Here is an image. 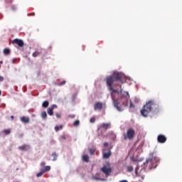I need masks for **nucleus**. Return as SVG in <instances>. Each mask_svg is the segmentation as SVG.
I'll return each mask as SVG.
<instances>
[{
	"mask_svg": "<svg viewBox=\"0 0 182 182\" xmlns=\"http://www.w3.org/2000/svg\"><path fill=\"white\" fill-rule=\"evenodd\" d=\"M111 125H112V124H110V122L103 123L100 126V129H102L103 130H107V129H110Z\"/></svg>",
	"mask_w": 182,
	"mask_h": 182,
	"instance_id": "obj_9",
	"label": "nucleus"
},
{
	"mask_svg": "<svg viewBox=\"0 0 182 182\" xmlns=\"http://www.w3.org/2000/svg\"><path fill=\"white\" fill-rule=\"evenodd\" d=\"M3 53H4V55H5L6 56L11 53V50L9 48H5L3 50Z\"/></svg>",
	"mask_w": 182,
	"mask_h": 182,
	"instance_id": "obj_15",
	"label": "nucleus"
},
{
	"mask_svg": "<svg viewBox=\"0 0 182 182\" xmlns=\"http://www.w3.org/2000/svg\"><path fill=\"white\" fill-rule=\"evenodd\" d=\"M124 140H133L134 139V136H136V132L133 128H129L127 131V133L123 134Z\"/></svg>",
	"mask_w": 182,
	"mask_h": 182,
	"instance_id": "obj_4",
	"label": "nucleus"
},
{
	"mask_svg": "<svg viewBox=\"0 0 182 182\" xmlns=\"http://www.w3.org/2000/svg\"><path fill=\"white\" fill-rule=\"evenodd\" d=\"M48 106H49V102L48 101H44L42 103V107H44V109H46V107H48Z\"/></svg>",
	"mask_w": 182,
	"mask_h": 182,
	"instance_id": "obj_17",
	"label": "nucleus"
},
{
	"mask_svg": "<svg viewBox=\"0 0 182 182\" xmlns=\"http://www.w3.org/2000/svg\"><path fill=\"white\" fill-rule=\"evenodd\" d=\"M66 83V81L63 80L61 82L58 83V86H63V85H65Z\"/></svg>",
	"mask_w": 182,
	"mask_h": 182,
	"instance_id": "obj_28",
	"label": "nucleus"
},
{
	"mask_svg": "<svg viewBox=\"0 0 182 182\" xmlns=\"http://www.w3.org/2000/svg\"><path fill=\"white\" fill-rule=\"evenodd\" d=\"M159 160L156 157H151L146 159V161L144 163V167H148L149 170H151V168H156L157 167V165L159 164Z\"/></svg>",
	"mask_w": 182,
	"mask_h": 182,
	"instance_id": "obj_3",
	"label": "nucleus"
},
{
	"mask_svg": "<svg viewBox=\"0 0 182 182\" xmlns=\"http://www.w3.org/2000/svg\"><path fill=\"white\" fill-rule=\"evenodd\" d=\"M1 107H5V104H2Z\"/></svg>",
	"mask_w": 182,
	"mask_h": 182,
	"instance_id": "obj_40",
	"label": "nucleus"
},
{
	"mask_svg": "<svg viewBox=\"0 0 182 182\" xmlns=\"http://www.w3.org/2000/svg\"><path fill=\"white\" fill-rule=\"evenodd\" d=\"M6 2H8L9 4L11 3V2H12V0H6Z\"/></svg>",
	"mask_w": 182,
	"mask_h": 182,
	"instance_id": "obj_38",
	"label": "nucleus"
},
{
	"mask_svg": "<svg viewBox=\"0 0 182 182\" xmlns=\"http://www.w3.org/2000/svg\"><path fill=\"white\" fill-rule=\"evenodd\" d=\"M60 139H61V140H66V136H65V135H62V136H60Z\"/></svg>",
	"mask_w": 182,
	"mask_h": 182,
	"instance_id": "obj_32",
	"label": "nucleus"
},
{
	"mask_svg": "<svg viewBox=\"0 0 182 182\" xmlns=\"http://www.w3.org/2000/svg\"><path fill=\"white\" fill-rule=\"evenodd\" d=\"M95 110H102L103 109V104L102 102H97L94 106Z\"/></svg>",
	"mask_w": 182,
	"mask_h": 182,
	"instance_id": "obj_11",
	"label": "nucleus"
},
{
	"mask_svg": "<svg viewBox=\"0 0 182 182\" xmlns=\"http://www.w3.org/2000/svg\"><path fill=\"white\" fill-rule=\"evenodd\" d=\"M55 116H56L57 119H60V117H61L60 114H59V112L55 113Z\"/></svg>",
	"mask_w": 182,
	"mask_h": 182,
	"instance_id": "obj_30",
	"label": "nucleus"
},
{
	"mask_svg": "<svg viewBox=\"0 0 182 182\" xmlns=\"http://www.w3.org/2000/svg\"><path fill=\"white\" fill-rule=\"evenodd\" d=\"M144 178V177L142 176V179Z\"/></svg>",
	"mask_w": 182,
	"mask_h": 182,
	"instance_id": "obj_43",
	"label": "nucleus"
},
{
	"mask_svg": "<svg viewBox=\"0 0 182 182\" xmlns=\"http://www.w3.org/2000/svg\"><path fill=\"white\" fill-rule=\"evenodd\" d=\"M159 112L160 109L159 108V105L153 101H149L143 107L141 110V114L144 116V117H147L150 113L154 115L157 114Z\"/></svg>",
	"mask_w": 182,
	"mask_h": 182,
	"instance_id": "obj_2",
	"label": "nucleus"
},
{
	"mask_svg": "<svg viewBox=\"0 0 182 182\" xmlns=\"http://www.w3.org/2000/svg\"><path fill=\"white\" fill-rule=\"evenodd\" d=\"M47 113L49 116H53V108L49 107L47 109Z\"/></svg>",
	"mask_w": 182,
	"mask_h": 182,
	"instance_id": "obj_14",
	"label": "nucleus"
},
{
	"mask_svg": "<svg viewBox=\"0 0 182 182\" xmlns=\"http://www.w3.org/2000/svg\"><path fill=\"white\" fill-rule=\"evenodd\" d=\"M0 95H1V91H0Z\"/></svg>",
	"mask_w": 182,
	"mask_h": 182,
	"instance_id": "obj_45",
	"label": "nucleus"
},
{
	"mask_svg": "<svg viewBox=\"0 0 182 182\" xmlns=\"http://www.w3.org/2000/svg\"><path fill=\"white\" fill-rule=\"evenodd\" d=\"M47 116H48V114H46V112H43L41 113V117H42L43 119H46Z\"/></svg>",
	"mask_w": 182,
	"mask_h": 182,
	"instance_id": "obj_25",
	"label": "nucleus"
},
{
	"mask_svg": "<svg viewBox=\"0 0 182 182\" xmlns=\"http://www.w3.org/2000/svg\"><path fill=\"white\" fill-rule=\"evenodd\" d=\"M83 161H85V163H89V156L88 155H84L82 156Z\"/></svg>",
	"mask_w": 182,
	"mask_h": 182,
	"instance_id": "obj_16",
	"label": "nucleus"
},
{
	"mask_svg": "<svg viewBox=\"0 0 182 182\" xmlns=\"http://www.w3.org/2000/svg\"><path fill=\"white\" fill-rule=\"evenodd\" d=\"M89 151H90L91 156H93V154H95V153H96V149H95V148L89 149Z\"/></svg>",
	"mask_w": 182,
	"mask_h": 182,
	"instance_id": "obj_22",
	"label": "nucleus"
},
{
	"mask_svg": "<svg viewBox=\"0 0 182 182\" xmlns=\"http://www.w3.org/2000/svg\"><path fill=\"white\" fill-rule=\"evenodd\" d=\"M73 126L74 127H77L79 126V124H80V121L79 119H77L76 121H75L73 122Z\"/></svg>",
	"mask_w": 182,
	"mask_h": 182,
	"instance_id": "obj_18",
	"label": "nucleus"
},
{
	"mask_svg": "<svg viewBox=\"0 0 182 182\" xmlns=\"http://www.w3.org/2000/svg\"><path fill=\"white\" fill-rule=\"evenodd\" d=\"M101 171L105 174V176H110V173H112V167H110V165H104L102 168H101Z\"/></svg>",
	"mask_w": 182,
	"mask_h": 182,
	"instance_id": "obj_5",
	"label": "nucleus"
},
{
	"mask_svg": "<svg viewBox=\"0 0 182 182\" xmlns=\"http://www.w3.org/2000/svg\"><path fill=\"white\" fill-rule=\"evenodd\" d=\"M109 146V143L105 142L104 143V147H107Z\"/></svg>",
	"mask_w": 182,
	"mask_h": 182,
	"instance_id": "obj_35",
	"label": "nucleus"
},
{
	"mask_svg": "<svg viewBox=\"0 0 182 182\" xmlns=\"http://www.w3.org/2000/svg\"><path fill=\"white\" fill-rule=\"evenodd\" d=\"M135 103H138L139 102V99L137 98H135V100H134Z\"/></svg>",
	"mask_w": 182,
	"mask_h": 182,
	"instance_id": "obj_37",
	"label": "nucleus"
},
{
	"mask_svg": "<svg viewBox=\"0 0 182 182\" xmlns=\"http://www.w3.org/2000/svg\"><path fill=\"white\" fill-rule=\"evenodd\" d=\"M93 179H94V180H100V181H103V178H101L97 177V176H94V177H93Z\"/></svg>",
	"mask_w": 182,
	"mask_h": 182,
	"instance_id": "obj_27",
	"label": "nucleus"
},
{
	"mask_svg": "<svg viewBox=\"0 0 182 182\" xmlns=\"http://www.w3.org/2000/svg\"><path fill=\"white\" fill-rule=\"evenodd\" d=\"M107 86L111 92V97L112 99L113 105L118 112H123L124 107H127L129 103V99L130 95L129 92H126L125 97H121L120 100L117 99V96H120L123 93V89L122 85H119L120 90H117L113 88L119 86V83L123 85V74L121 73H114L113 75L106 77Z\"/></svg>",
	"mask_w": 182,
	"mask_h": 182,
	"instance_id": "obj_1",
	"label": "nucleus"
},
{
	"mask_svg": "<svg viewBox=\"0 0 182 182\" xmlns=\"http://www.w3.org/2000/svg\"><path fill=\"white\" fill-rule=\"evenodd\" d=\"M41 55V53L39 51H36L33 53L32 56L33 58H37V56H39Z\"/></svg>",
	"mask_w": 182,
	"mask_h": 182,
	"instance_id": "obj_21",
	"label": "nucleus"
},
{
	"mask_svg": "<svg viewBox=\"0 0 182 182\" xmlns=\"http://www.w3.org/2000/svg\"><path fill=\"white\" fill-rule=\"evenodd\" d=\"M4 80V77H1V81Z\"/></svg>",
	"mask_w": 182,
	"mask_h": 182,
	"instance_id": "obj_42",
	"label": "nucleus"
},
{
	"mask_svg": "<svg viewBox=\"0 0 182 182\" xmlns=\"http://www.w3.org/2000/svg\"><path fill=\"white\" fill-rule=\"evenodd\" d=\"M3 133H4V134H5L6 136L11 133V129H4V130H3Z\"/></svg>",
	"mask_w": 182,
	"mask_h": 182,
	"instance_id": "obj_24",
	"label": "nucleus"
},
{
	"mask_svg": "<svg viewBox=\"0 0 182 182\" xmlns=\"http://www.w3.org/2000/svg\"><path fill=\"white\" fill-rule=\"evenodd\" d=\"M21 121L23 122V123H29V117H22L21 118Z\"/></svg>",
	"mask_w": 182,
	"mask_h": 182,
	"instance_id": "obj_13",
	"label": "nucleus"
},
{
	"mask_svg": "<svg viewBox=\"0 0 182 182\" xmlns=\"http://www.w3.org/2000/svg\"><path fill=\"white\" fill-rule=\"evenodd\" d=\"M53 161H56L58 160V154H56V152H54L52 154Z\"/></svg>",
	"mask_w": 182,
	"mask_h": 182,
	"instance_id": "obj_19",
	"label": "nucleus"
},
{
	"mask_svg": "<svg viewBox=\"0 0 182 182\" xmlns=\"http://www.w3.org/2000/svg\"><path fill=\"white\" fill-rule=\"evenodd\" d=\"M127 171L128 173H132V171H133V166H128L127 167Z\"/></svg>",
	"mask_w": 182,
	"mask_h": 182,
	"instance_id": "obj_23",
	"label": "nucleus"
},
{
	"mask_svg": "<svg viewBox=\"0 0 182 182\" xmlns=\"http://www.w3.org/2000/svg\"><path fill=\"white\" fill-rule=\"evenodd\" d=\"M50 108L53 109V110L54 109H58V105H53Z\"/></svg>",
	"mask_w": 182,
	"mask_h": 182,
	"instance_id": "obj_29",
	"label": "nucleus"
},
{
	"mask_svg": "<svg viewBox=\"0 0 182 182\" xmlns=\"http://www.w3.org/2000/svg\"><path fill=\"white\" fill-rule=\"evenodd\" d=\"M31 149V146L28 144H23L21 146H18V149L21 150V151H28Z\"/></svg>",
	"mask_w": 182,
	"mask_h": 182,
	"instance_id": "obj_10",
	"label": "nucleus"
},
{
	"mask_svg": "<svg viewBox=\"0 0 182 182\" xmlns=\"http://www.w3.org/2000/svg\"><path fill=\"white\" fill-rule=\"evenodd\" d=\"M50 166H44L41 169V171L36 174V176L42 177V176H43L45 173L50 171Z\"/></svg>",
	"mask_w": 182,
	"mask_h": 182,
	"instance_id": "obj_6",
	"label": "nucleus"
},
{
	"mask_svg": "<svg viewBox=\"0 0 182 182\" xmlns=\"http://www.w3.org/2000/svg\"><path fill=\"white\" fill-rule=\"evenodd\" d=\"M119 182H127V181L124 180V181H120Z\"/></svg>",
	"mask_w": 182,
	"mask_h": 182,
	"instance_id": "obj_41",
	"label": "nucleus"
},
{
	"mask_svg": "<svg viewBox=\"0 0 182 182\" xmlns=\"http://www.w3.org/2000/svg\"><path fill=\"white\" fill-rule=\"evenodd\" d=\"M112 156V151H109L107 152H104L103 153V159H109V157H110Z\"/></svg>",
	"mask_w": 182,
	"mask_h": 182,
	"instance_id": "obj_12",
	"label": "nucleus"
},
{
	"mask_svg": "<svg viewBox=\"0 0 182 182\" xmlns=\"http://www.w3.org/2000/svg\"><path fill=\"white\" fill-rule=\"evenodd\" d=\"M68 117H70V119H75V114H70V115H68Z\"/></svg>",
	"mask_w": 182,
	"mask_h": 182,
	"instance_id": "obj_31",
	"label": "nucleus"
},
{
	"mask_svg": "<svg viewBox=\"0 0 182 182\" xmlns=\"http://www.w3.org/2000/svg\"><path fill=\"white\" fill-rule=\"evenodd\" d=\"M0 80H1V77H0Z\"/></svg>",
	"mask_w": 182,
	"mask_h": 182,
	"instance_id": "obj_44",
	"label": "nucleus"
},
{
	"mask_svg": "<svg viewBox=\"0 0 182 182\" xmlns=\"http://www.w3.org/2000/svg\"><path fill=\"white\" fill-rule=\"evenodd\" d=\"M90 123H95V122H96V118L95 117H92L90 119Z\"/></svg>",
	"mask_w": 182,
	"mask_h": 182,
	"instance_id": "obj_26",
	"label": "nucleus"
},
{
	"mask_svg": "<svg viewBox=\"0 0 182 182\" xmlns=\"http://www.w3.org/2000/svg\"><path fill=\"white\" fill-rule=\"evenodd\" d=\"M157 141L159 143H166V141H167V137L163 134H160L157 137Z\"/></svg>",
	"mask_w": 182,
	"mask_h": 182,
	"instance_id": "obj_7",
	"label": "nucleus"
},
{
	"mask_svg": "<svg viewBox=\"0 0 182 182\" xmlns=\"http://www.w3.org/2000/svg\"><path fill=\"white\" fill-rule=\"evenodd\" d=\"M137 170H139V166H136V169H135V173L136 174H137Z\"/></svg>",
	"mask_w": 182,
	"mask_h": 182,
	"instance_id": "obj_36",
	"label": "nucleus"
},
{
	"mask_svg": "<svg viewBox=\"0 0 182 182\" xmlns=\"http://www.w3.org/2000/svg\"><path fill=\"white\" fill-rule=\"evenodd\" d=\"M46 163L45 161H42V162L41 163V167H44V166H46Z\"/></svg>",
	"mask_w": 182,
	"mask_h": 182,
	"instance_id": "obj_33",
	"label": "nucleus"
},
{
	"mask_svg": "<svg viewBox=\"0 0 182 182\" xmlns=\"http://www.w3.org/2000/svg\"><path fill=\"white\" fill-rule=\"evenodd\" d=\"M11 120H14V115H11Z\"/></svg>",
	"mask_w": 182,
	"mask_h": 182,
	"instance_id": "obj_39",
	"label": "nucleus"
},
{
	"mask_svg": "<svg viewBox=\"0 0 182 182\" xmlns=\"http://www.w3.org/2000/svg\"><path fill=\"white\" fill-rule=\"evenodd\" d=\"M129 107H134V105L132 102V100H130V105Z\"/></svg>",
	"mask_w": 182,
	"mask_h": 182,
	"instance_id": "obj_34",
	"label": "nucleus"
},
{
	"mask_svg": "<svg viewBox=\"0 0 182 182\" xmlns=\"http://www.w3.org/2000/svg\"><path fill=\"white\" fill-rule=\"evenodd\" d=\"M12 43L18 45V46H19V48H22V46H23V41H22L21 39L16 38V39L13 40Z\"/></svg>",
	"mask_w": 182,
	"mask_h": 182,
	"instance_id": "obj_8",
	"label": "nucleus"
},
{
	"mask_svg": "<svg viewBox=\"0 0 182 182\" xmlns=\"http://www.w3.org/2000/svg\"><path fill=\"white\" fill-rule=\"evenodd\" d=\"M63 129V126L62 125L55 127V132H59V130H62Z\"/></svg>",
	"mask_w": 182,
	"mask_h": 182,
	"instance_id": "obj_20",
	"label": "nucleus"
}]
</instances>
